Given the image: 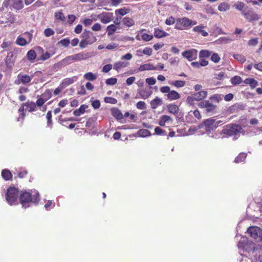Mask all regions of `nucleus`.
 <instances>
[{
  "label": "nucleus",
  "instance_id": "42",
  "mask_svg": "<svg viewBox=\"0 0 262 262\" xmlns=\"http://www.w3.org/2000/svg\"><path fill=\"white\" fill-rule=\"evenodd\" d=\"M247 154L246 153H240L238 156L235 159V163H239L243 161L246 158Z\"/></svg>",
  "mask_w": 262,
  "mask_h": 262
},
{
  "label": "nucleus",
  "instance_id": "41",
  "mask_svg": "<svg viewBox=\"0 0 262 262\" xmlns=\"http://www.w3.org/2000/svg\"><path fill=\"white\" fill-rule=\"evenodd\" d=\"M84 78L88 80H94L97 78V76L92 72H89L84 75Z\"/></svg>",
  "mask_w": 262,
  "mask_h": 262
},
{
  "label": "nucleus",
  "instance_id": "16",
  "mask_svg": "<svg viewBox=\"0 0 262 262\" xmlns=\"http://www.w3.org/2000/svg\"><path fill=\"white\" fill-rule=\"evenodd\" d=\"M167 98L170 101L177 100L180 98V95L176 91H170L168 94L166 95Z\"/></svg>",
  "mask_w": 262,
  "mask_h": 262
},
{
  "label": "nucleus",
  "instance_id": "45",
  "mask_svg": "<svg viewBox=\"0 0 262 262\" xmlns=\"http://www.w3.org/2000/svg\"><path fill=\"white\" fill-rule=\"evenodd\" d=\"M46 117L47 119L48 125L49 127L52 128L53 123L52 121V114L51 111L48 112Z\"/></svg>",
  "mask_w": 262,
  "mask_h": 262
},
{
  "label": "nucleus",
  "instance_id": "49",
  "mask_svg": "<svg viewBox=\"0 0 262 262\" xmlns=\"http://www.w3.org/2000/svg\"><path fill=\"white\" fill-rule=\"evenodd\" d=\"M216 106L213 104L211 103L209 101V104H207V106L206 108V111L207 113H210L213 112L215 109Z\"/></svg>",
  "mask_w": 262,
  "mask_h": 262
},
{
  "label": "nucleus",
  "instance_id": "59",
  "mask_svg": "<svg viewBox=\"0 0 262 262\" xmlns=\"http://www.w3.org/2000/svg\"><path fill=\"white\" fill-rule=\"evenodd\" d=\"M63 47H68L70 44V40L67 38L61 39L59 42Z\"/></svg>",
  "mask_w": 262,
  "mask_h": 262
},
{
  "label": "nucleus",
  "instance_id": "9",
  "mask_svg": "<svg viewBox=\"0 0 262 262\" xmlns=\"http://www.w3.org/2000/svg\"><path fill=\"white\" fill-rule=\"evenodd\" d=\"M242 15L249 22L256 21L259 19V15L255 13L252 9L243 11Z\"/></svg>",
  "mask_w": 262,
  "mask_h": 262
},
{
  "label": "nucleus",
  "instance_id": "46",
  "mask_svg": "<svg viewBox=\"0 0 262 262\" xmlns=\"http://www.w3.org/2000/svg\"><path fill=\"white\" fill-rule=\"evenodd\" d=\"M55 33L54 31L51 28H47L44 30L43 34L47 37H50L53 35Z\"/></svg>",
  "mask_w": 262,
  "mask_h": 262
},
{
  "label": "nucleus",
  "instance_id": "44",
  "mask_svg": "<svg viewBox=\"0 0 262 262\" xmlns=\"http://www.w3.org/2000/svg\"><path fill=\"white\" fill-rule=\"evenodd\" d=\"M233 57L235 59L238 60L241 63H244L246 60L245 57L241 54H234Z\"/></svg>",
  "mask_w": 262,
  "mask_h": 262
},
{
  "label": "nucleus",
  "instance_id": "48",
  "mask_svg": "<svg viewBox=\"0 0 262 262\" xmlns=\"http://www.w3.org/2000/svg\"><path fill=\"white\" fill-rule=\"evenodd\" d=\"M55 17L56 19L60 20L61 21H63L65 19L64 15L62 12H57L54 14Z\"/></svg>",
  "mask_w": 262,
  "mask_h": 262
},
{
  "label": "nucleus",
  "instance_id": "24",
  "mask_svg": "<svg viewBox=\"0 0 262 262\" xmlns=\"http://www.w3.org/2000/svg\"><path fill=\"white\" fill-rule=\"evenodd\" d=\"M157 70V68L155 67L152 64L146 63L141 65L139 68L140 71H144L146 70Z\"/></svg>",
  "mask_w": 262,
  "mask_h": 262
},
{
  "label": "nucleus",
  "instance_id": "56",
  "mask_svg": "<svg viewBox=\"0 0 262 262\" xmlns=\"http://www.w3.org/2000/svg\"><path fill=\"white\" fill-rule=\"evenodd\" d=\"M136 106L138 109L140 110H145L146 108L145 103L144 101H139L136 104Z\"/></svg>",
  "mask_w": 262,
  "mask_h": 262
},
{
  "label": "nucleus",
  "instance_id": "57",
  "mask_svg": "<svg viewBox=\"0 0 262 262\" xmlns=\"http://www.w3.org/2000/svg\"><path fill=\"white\" fill-rule=\"evenodd\" d=\"M124 64L122 62H118L114 64V69L116 70H119L120 69H121L122 67H124Z\"/></svg>",
  "mask_w": 262,
  "mask_h": 262
},
{
  "label": "nucleus",
  "instance_id": "29",
  "mask_svg": "<svg viewBox=\"0 0 262 262\" xmlns=\"http://www.w3.org/2000/svg\"><path fill=\"white\" fill-rule=\"evenodd\" d=\"M172 121V118L169 116L163 115L161 117L159 124L160 126H164L166 122H171Z\"/></svg>",
  "mask_w": 262,
  "mask_h": 262
},
{
  "label": "nucleus",
  "instance_id": "8",
  "mask_svg": "<svg viewBox=\"0 0 262 262\" xmlns=\"http://www.w3.org/2000/svg\"><path fill=\"white\" fill-rule=\"evenodd\" d=\"M237 247L244 251H249L250 249H253L255 247L254 243L251 241H249L246 238L240 240L237 244Z\"/></svg>",
  "mask_w": 262,
  "mask_h": 262
},
{
  "label": "nucleus",
  "instance_id": "62",
  "mask_svg": "<svg viewBox=\"0 0 262 262\" xmlns=\"http://www.w3.org/2000/svg\"><path fill=\"white\" fill-rule=\"evenodd\" d=\"M92 105L95 109L98 108L100 106V102L98 100L93 101L92 102Z\"/></svg>",
  "mask_w": 262,
  "mask_h": 262
},
{
  "label": "nucleus",
  "instance_id": "11",
  "mask_svg": "<svg viewBox=\"0 0 262 262\" xmlns=\"http://www.w3.org/2000/svg\"><path fill=\"white\" fill-rule=\"evenodd\" d=\"M198 51L196 50L192 49L185 51L182 53V55L189 61H192L197 57Z\"/></svg>",
  "mask_w": 262,
  "mask_h": 262
},
{
  "label": "nucleus",
  "instance_id": "35",
  "mask_svg": "<svg viewBox=\"0 0 262 262\" xmlns=\"http://www.w3.org/2000/svg\"><path fill=\"white\" fill-rule=\"evenodd\" d=\"M138 135L141 137H146L151 135L150 132L146 129H140L138 132Z\"/></svg>",
  "mask_w": 262,
  "mask_h": 262
},
{
  "label": "nucleus",
  "instance_id": "14",
  "mask_svg": "<svg viewBox=\"0 0 262 262\" xmlns=\"http://www.w3.org/2000/svg\"><path fill=\"white\" fill-rule=\"evenodd\" d=\"M205 28V27L204 25L201 24L194 27L193 28L192 31L197 33L198 34L201 35L204 37H206L208 35V33L204 30Z\"/></svg>",
  "mask_w": 262,
  "mask_h": 262
},
{
  "label": "nucleus",
  "instance_id": "6",
  "mask_svg": "<svg viewBox=\"0 0 262 262\" xmlns=\"http://www.w3.org/2000/svg\"><path fill=\"white\" fill-rule=\"evenodd\" d=\"M250 236L257 242L262 241V230L257 226L250 227L247 230Z\"/></svg>",
  "mask_w": 262,
  "mask_h": 262
},
{
  "label": "nucleus",
  "instance_id": "10",
  "mask_svg": "<svg viewBox=\"0 0 262 262\" xmlns=\"http://www.w3.org/2000/svg\"><path fill=\"white\" fill-rule=\"evenodd\" d=\"M33 77V75L29 76L27 74L21 75V74H19L17 76V79L14 81V83L17 85L20 83L26 84L31 81Z\"/></svg>",
  "mask_w": 262,
  "mask_h": 262
},
{
  "label": "nucleus",
  "instance_id": "31",
  "mask_svg": "<svg viewBox=\"0 0 262 262\" xmlns=\"http://www.w3.org/2000/svg\"><path fill=\"white\" fill-rule=\"evenodd\" d=\"M112 114L117 120H120L123 118V115L121 112L118 108H113L112 110Z\"/></svg>",
  "mask_w": 262,
  "mask_h": 262
},
{
  "label": "nucleus",
  "instance_id": "13",
  "mask_svg": "<svg viewBox=\"0 0 262 262\" xmlns=\"http://www.w3.org/2000/svg\"><path fill=\"white\" fill-rule=\"evenodd\" d=\"M214 120L212 119H208L205 120L203 122V124L205 127V130L206 132H210L215 129V126H214Z\"/></svg>",
  "mask_w": 262,
  "mask_h": 262
},
{
  "label": "nucleus",
  "instance_id": "23",
  "mask_svg": "<svg viewBox=\"0 0 262 262\" xmlns=\"http://www.w3.org/2000/svg\"><path fill=\"white\" fill-rule=\"evenodd\" d=\"M138 93L141 98L145 99L148 98L151 95L152 92L140 89L138 90Z\"/></svg>",
  "mask_w": 262,
  "mask_h": 262
},
{
  "label": "nucleus",
  "instance_id": "19",
  "mask_svg": "<svg viewBox=\"0 0 262 262\" xmlns=\"http://www.w3.org/2000/svg\"><path fill=\"white\" fill-rule=\"evenodd\" d=\"M168 35V33L158 28H155L154 29V36L157 38H162Z\"/></svg>",
  "mask_w": 262,
  "mask_h": 262
},
{
  "label": "nucleus",
  "instance_id": "43",
  "mask_svg": "<svg viewBox=\"0 0 262 262\" xmlns=\"http://www.w3.org/2000/svg\"><path fill=\"white\" fill-rule=\"evenodd\" d=\"M242 79L240 76H235L231 78V82L233 85H236L242 82Z\"/></svg>",
  "mask_w": 262,
  "mask_h": 262
},
{
  "label": "nucleus",
  "instance_id": "22",
  "mask_svg": "<svg viewBox=\"0 0 262 262\" xmlns=\"http://www.w3.org/2000/svg\"><path fill=\"white\" fill-rule=\"evenodd\" d=\"M150 104L151 107L152 109H156L158 106L162 104V99L156 97L154 99L150 101Z\"/></svg>",
  "mask_w": 262,
  "mask_h": 262
},
{
  "label": "nucleus",
  "instance_id": "34",
  "mask_svg": "<svg viewBox=\"0 0 262 262\" xmlns=\"http://www.w3.org/2000/svg\"><path fill=\"white\" fill-rule=\"evenodd\" d=\"M245 4L241 2H237L234 4L233 7L237 10L241 11L242 13L243 11H246V10H244L245 7Z\"/></svg>",
  "mask_w": 262,
  "mask_h": 262
},
{
  "label": "nucleus",
  "instance_id": "61",
  "mask_svg": "<svg viewBox=\"0 0 262 262\" xmlns=\"http://www.w3.org/2000/svg\"><path fill=\"white\" fill-rule=\"evenodd\" d=\"M112 69V65L107 64L105 65L102 69V72L104 73L108 72Z\"/></svg>",
  "mask_w": 262,
  "mask_h": 262
},
{
  "label": "nucleus",
  "instance_id": "36",
  "mask_svg": "<svg viewBox=\"0 0 262 262\" xmlns=\"http://www.w3.org/2000/svg\"><path fill=\"white\" fill-rule=\"evenodd\" d=\"M117 27L115 25H111L107 26L106 31L108 36L112 35L116 31Z\"/></svg>",
  "mask_w": 262,
  "mask_h": 262
},
{
  "label": "nucleus",
  "instance_id": "7",
  "mask_svg": "<svg viewBox=\"0 0 262 262\" xmlns=\"http://www.w3.org/2000/svg\"><path fill=\"white\" fill-rule=\"evenodd\" d=\"M189 18L186 17H183L179 18L176 19V24L174 28L179 30H183L187 29L189 28Z\"/></svg>",
  "mask_w": 262,
  "mask_h": 262
},
{
  "label": "nucleus",
  "instance_id": "33",
  "mask_svg": "<svg viewBox=\"0 0 262 262\" xmlns=\"http://www.w3.org/2000/svg\"><path fill=\"white\" fill-rule=\"evenodd\" d=\"M2 177L4 179L7 181L9 180L12 178V176L9 170L7 169H4L2 171Z\"/></svg>",
  "mask_w": 262,
  "mask_h": 262
},
{
  "label": "nucleus",
  "instance_id": "60",
  "mask_svg": "<svg viewBox=\"0 0 262 262\" xmlns=\"http://www.w3.org/2000/svg\"><path fill=\"white\" fill-rule=\"evenodd\" d=\"M160 92L162 93H167L168 94L170 92V88L168 86H162L160 88Z\"/></svg>",
  "mask_w": 262,
  "mask_h": 262
},
{
  "label": "nucleus",
  "instance_id": "26",
  "mask_svg": "<svg viewBox=\"0 0 262 262\" xmlns=\"http://www.w3.org/2000/svg\"><path fill=\"white\" fill-rule=\"evenodd\" d=\"M23 105L27 107L26 110H28L30 112L35 111L36 107L35 103L30 101L23 103Z\"/></svg>",
  "mask_w": 262,
  "mask_h": 262
},
{
  "label": "nucleus",
  "instance_id": "38",
  "mask_svg": "<svg viewBox=\"0 0 262 262\" xmlns=\"http://www.w3.org/2000/svg\"><path fill=\"white\" fill-rule=\"evenodd\" d=\"M43 5V4L42 1L40 0H38L28 9H31V11L35 10L37 8L42 6Z\"/></svg>",
  "mask_w": 262,
  "mask_h": 262
},
{
  "label": "nucleus",
  "instance_id": "28",
  "mask_svg": "<svg viewBox=\"0 0 262 262\" xmlns=\"http://www.w3.org/2000/svg\"><path fill=\"white\" fill-rule=\"evenodd\" d=\"M92 36H94L92 32L88 30H84L81 34L82 39L85 40H91Z\"/></svg>",
  "mask_w": 262,
  "mask_h": 262
},
{
  "label": "nucleus",
  "instance_id": "47",
  "mask_svg": "<svg viewBox=\"0 0 262 262\" xmlns=\"http://www.w3.org/2000/svg\"><path fill=\"white\" fill-rule=\"evenodd\" d=\"M16 42L17 45L20 46H24L27 43L26 40L24 38L20 36L17 37Z\"/></svg>",
  "mask_w": 262,
  "mask_h": 262
},
{
  "label": "nucleus",
  "instance_id": "55",
  "mask_svg": "<svg viewBox=\"0 0 262 262\" xmlns=\"http://www.w3.org/2000/svg\"><path fill=\"white\" fill-rule=\"evenodd\" d=\"M258 38H253L248 41V45L250 46H255L258 43Z\"/></svg>",
  "mask_w": 262,
  "mask_h": 262
},
{
  "label": "nucleus",
  "instance_id": "32",
  "mask_svg": "<svg viewBox=\"0 0 262 262\" xmlns=\"http://www.w3.org/2000/svg\"><path fill=\"white\" fill-rule=\"evenodd\" d=\"M230 5L225 2L221 3L218 6V10L221 12H225L230 9Z\"/></svg>",
  "mask_w": 262,
  "mask_h": 262
},
{
  "label": "nucleus",
  "instance_id": "20",
  "mask_svg": "<svg viewBox=\"0 0 262 262\" xmlns=\"http://www.w3.org/2000/svg\"><path fill=\"white\" fill-rule=\"evenodd\" d=\"M75 80L76 78L75 77L66 78L63 80L62 83L60 84V87H61V89H64L74 83Z\"/></svg>",
  "mask_w": 262,
  "mask_h": 262
},
{
  "label": "nucleus",
  "instance_id": "4",
  "mask_svg": "<svg viewBox=\"0 0 262 262\" xmlns=\"http://www.w3.org/2000/svg\"><path fill=\"white\" fill-rule=\"evenodd\" d=\"M15 20L14 15L4 8L0 9V23L12 24Z\"/></svg>",
  "mask_w": 262,
  "mask_h": 262
},
{
  "label": "nucleus",
  "instance_id": "2",
  "mask_svg": "<svg viewBox=\"0 0 262 262\" xmlns=\"http://www.w3.org/2000/svg\"><path fill=\"white\" fill-rule=\"evenodd\" d=\"M18 195L19 192L17 189L14 187L9 188L6 194L7 202L10 205L17 204Z\"/></svg>",
  "mask_w": 262,
  "mask_h": 262
},
{
  "label": "nucleus",
  "instance_id": "3",
  "mask_svg": "<svg viewBox=\"0 0 262 262\" xmlns=\"http://www.w3.org/2000/svg\"><path fill=\"white\" fill-rule=\"evenodd\" d=\"M242 130V127L241 125L231 123L226 125L225 128L223 129L222 133L224 134H226L229 136H234V139H237L236 134L238 132Z\"/></svg>",
  "mask_w": 262,
  "mask_h": 262
},
{
  "label": "nucleus",
  "instance_id": "30",
  "mask_svg": "<svg viewBox=\"0 0 262 262\" xmlns=\"http://www.w3.org/2000/svg\"><path fill=\"white\" fill-rule=\"evenodd\" d=\"M73 62H74V61L72 55L66 57L60 61L61 64L63 66H67Z\"/></svg>",
  "mask_w": 262,
  "mask_h": 262
},
{
  "label": "nucleus",
  "instance_id": "1",
  "mask_svg": "<svg viewBox=\"0 0 262 262\" xmlns=\"http://www.w3.org/2000/svg\"><path fill=\"white\" fill-rule=\"evenodd\" d=\"M19 200L23 207H28L29 203L37 204L39 201V193L35 192L32 196L28 192H23L19 195Z\"/></svg>",
  "mask_w": 262,
  "mask_h": 262
},
{
  "label": "nucleus",
  "instance_id": "40",
  "mask_svg": "<svg viewBox=\"0 0 262 262\" xmlns=\"http://www.w3.org/2000/svg\"><path fill=\"white\" fill-rule=\"evenodd\" d=\"M211 55V52L208 50H201L199 53V58H208Z\"/></svg>",
  "mask_w": 262,
  "mask_h": 262
},
{
  "label": "nucleus",
  "instance_id": "25",
  "mask_svg": "<svg viewBox=\"0 0 262 262\" xmlns=\"http://www.w3.org/2000/svg\"><path fill=\"white\" fill-rule=\"evenodd\" d=\"M88 107V106L85 104H82L78 109H76L73 112V114L76 116H79L81 114L85 113V110Z\"/></svg>",
  "mask_w": 262,
  "mask_h": 262
},
{
  "label": "nucleus",
  "instance_id": "58",
  "mask_svg": "<svg viewBox=\"0 0 262 262\" xmlns=\"http://www.w3.org/2000/svg\"><path fill=\"white\" fill-rule=\"evenodd\" d=\"M246 81H248L249 84L252 87H253V88L255 87L257 85V83H258L257 81L254 79H247L246 80Z\"/></svg>",
  "mask_w": 262,
  "mask_h": 262
},
{
  "label": "nucleus",
  "instance_id": "52",
  "mask_svg": "<svg viewBox=\"0 0 262 262\" xmlns=\"http://www.w3.org/2000/svg\"><path fill=\"white\" fill-rule=\"evenodd\" d=\"M153 38L152 35H148L146 33H144L141 36V39L145 41H149Z\"/></svg>",
  "mask_w": 262,
  "mask_h": 262
},
{
  "label": "nucleus",
  "instance_id": "54",
  "mask_svg": "<svg viewBox=\"0 0 262 262\" xmlns=\"http://www.w3.org/2000/svg\"><path fill=\"white\" fill-rule=\"evenodd\" d=\"M221 59L220 57L217 53H213L211 57V60L215 63H217Z\"/></svg>",
  "mask_w": 262,
  "mask_h": 262
},
{
  "label": "nucleus",
  "instance_id": "53",
  "mask_svg": "<svg viewBox=\"0 0 262 262\" xmlns=\"http://www.w3.org/2000/svg\"><path fill=\"white\" fill-rule=\"evenodd\" d=\"M104 101L106 103H109L111 104H116L117 102L116 99L110 97H106L104 98Z\"/></svg>",
  "mask_w": 262,
  "mask_h": 262
},
{
  "label": "nucleus",
  "instance_id": "37",
  "mask_svg": "<svg viewBox=\"0 0 262 262\" xmlns=\"http://www.w3.org/2000/svg\"><path fill=\"white\" fill-rule=\"evenodd\" d=\"M130 11V9H127L125 7H123L122 8L117 9L115 11L116 14H120L121 16H124L125 14L128 13Z\"/></svg>",
  "mask_w": 262,
  "mask_h": 262
},
{
  "label": "nucleus",
  "instance_id": "17",
  "mask_svg": "<svg viewBox=\"0 0 262 262\" xmlns=\"http://www.w3.org/2000/svg\"><path fill=\"white\" fill-rule=\"evenodd\" d=\"M123 24L127 27H130L135 25V20L130 17H124L122 19L121 21Z\"/></svg>",
  "mask_w": 262,
  "mask_h": 262
},
{
  "label": "nucleus",
  "instance_id": "50",
  "mask_svg": "<svg viewBox=\"0 0 262 262\" xmlns=\"http://www.w3.org/2000/svg\"><path fill=\"white\" fill-rule=\"evenodd\" d=\"M165 23L167 25H171L176 23V19L174 17L170 16L165 20Z\"/></svg>",
  "mask_w": 262,
  "mask_h": 262
},
{
  "label": "nucleus",
  "instance_id": "18",
  "mask_svg": "<svg viewBox=\"0 0 262 262\" xmlns=\"http://www.w3.org/2000/svg\"><path fill=\"white\" fill-rule=\"evenodd\" d=\"M97 39L95 36H92L91 40H85L82 39L80 42L79 47L80 48H85L88 45H91L96 41Z\"/></svg>",
  "mask_w": 262,
  "mask_h": 262
},
{
  "label": "nucleus",
  "instance_id": "5",
  "mask_svg": "<svg viewBox=\"0 0 262 262\" xmlns=\"http://www.w3.org/2000/svg\"><path fill=\"white\" fill-rule=\"evenodd\" d=\"M207 92L205 91H200L197 93H194L191 96L187 97L186 102L190 105L194 104L195 101H200L206 97Z\"/></svg>",
  "mask_w": 262,
  "mask_h": 262
},
{
  "label": "nucleus",
  "instance_id": "63",
  "mask_svg": "<svg viewBox=\"0 0 262 262\" xmlns=\"http://www.w3.org/2000/svg\"><path fill=\"white\" fill-rule=\"evenodd\" d=\"M146 82L149 85H154L156 82V80L153 77L148 78L146 79Z\"/></svg>",
  "mask_w": 262,
  "mask_h": 262
},
{
  "label": "nucleus",
  "instance_id": "21",
  "mask_svg": "<svg viewBox=\"0 0 262 262\" xmlns=\"http://www.w3.org/2000/svg\"><path fill=\"white\" fill-rule=\"evenodd\" d=\"M168 84L177 88H180L185 86L186 82L183 80H170L168 81Z\"/></svg>",
  "mask_w": 262,
  "mask_h": 262
},
{
  "label": "nucleus",
  "instance_id": "12",
  "mask_svg": "<svg viewBox=\"0 0 262 262\" xmlns=\"http://www.w3.org/2000/svg\"><path fill=\"white\" fill-rule=\"evenodd\" d=\"M74 62L85 60L90 57L89 53L84 52L72 55Z\"/></svg>",
  "mask_w": 262,
  "mask_h": 262
},
{
  "label": "nucleus",
  "instance_id": "27",
  "mask_svg": "<svg viewBox=\"0 0 262 262\" xmlns=\"http://www.w3.org/2000/svg\"><path fill=\"white\" fill-rule=\"evenodd\" d=\"M167 107L169 113L174 115L177 114L179 110L178 106L174 104H168Z\"/></svg>",
  "mask_w": 262,
  "mask_h": 262
},
{
  "label": "nucleus",
  "instance_id": "39",
  "mask_svg": "<svg viewBox=\"0 0 262 262\" xmlns=\"http://www.w3.org/2000/svg\"><path fill=\"white\" fill-rule=\"evenodd\" d=\"M28 59L30 61L34 60L36 57V54L33 50H29L27 54Z\"/></svg>",
  "mask_w": 262,
  "mask_h": 262
},
{
  "label": "nucleus",
  "instance_id": "15",
  "mask_svg": "<svg viewBox=\"0 0 262 262\" xmlns=\"http://www.w3.org/2000/svg\"><path fill=\"white\" fill-rule=\"evenodd\" d=\"M9 3H12L13 7L16 10H20L24 7L22 0H8Z\"/></svg>",
  "mask_w": 262,
  "mask_h": 262
},
{
  "label": "nucleus",
  "instance_id": "51",
  "mask_svg": "<svg viewBox=\"0 0 262 262\" xmlns=\"http://www.w3.org/2000/svg\"><path fill=\"white\" fill-rule=\"evenodd\" d=\"M117 82V79L116 78H110L107 79L105 81L106 84L107 85H113Z\"/></svg>",
  "mask_w": 262,
  "mask_h": 262
},
{
  "label": "nucleus",
  "instance_id": "64",
  "mask_svg": "<svg viewBox=\"0 0 262 262\" xmlns=\"http://www.w3.org/2000/svg\"><path fill=\"white\" fill-rule=\"evenodd\" d=\"M101 29V26L99 23L95 24L92 27V29L94 31H100Z\"/></svg>",
  "mask_w": 262,
  "mask_h": 262
}]
</instances>
